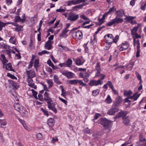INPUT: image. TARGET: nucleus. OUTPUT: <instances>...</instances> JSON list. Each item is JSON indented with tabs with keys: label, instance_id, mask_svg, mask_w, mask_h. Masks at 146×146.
<instances>
[{
	"label": "nucleus",
	"instance_id": "14",
	"mask_svg": "<svg viewBox=\"0 0 146 146\" xmlns=\"http://www.w3.org/2000/svg\"><path fill=\"white\" fill-rule=\"evenodd\" d=\"M104 38L106 42L112 44L113 42V36L111 34H108L104 36Z\"/></svg>",
	"mask_w": 146,
	"mask_h": 146
},
{
	"label": "nucleus",
	"instance_id": "12",
	"mask_svg": "<svg viewBox=\"0 0 146 146\" xmlns=\"http://www.w3.org/2000/svg\"><path fill=\"white\" fill-rule=\"evenodd\" d=\"M119 110V109L117 108V106H113L107 112V113L108 115H113L115 114V113L118 112Z\"/></svg>",
	"mask_w": 146,
	"mask_h": 146
},
{
	"label": "nucleus",
	"instance_id": "58",
	"mask_svg": "<svg viewBox=\"0 0 146 146\" xmlns=\"http://www.w3.org/2000/svg\"><path fill=\"white\" fill-rule=\"evenodd\" d=\"M146 7V4L145 3L144 4H143V3H142L141 5V6L140 8V9L144 11L145 10Z\"/></svg>",
	"mask_w": 146,
	"mask_h": 146
},
{
	"label": "nucleus",
	"instance_id": "50",
	"mask_svg": "<svg viewBox=\"0 0 146 146\" xmlns=\"http://www.w3.org/2000/svg\"><path fill=\"white\" fill-rule=\"evenodd\" d=\"M6 25V23L2 22L0 21V31L2 30L3 27H4Z\"/></svg>",
	"mask_w": 146,
	"mask_h": 146
},
{
	"label": "nucleus",
	"instance_id": "49",
	"mask_svg": "<svg viewBox=\"0 0 146 146\" xmlns=\"http://www.w3.org/2000/svg\"><path fill=\"white\" fill-rule=\"evenodd\" d=\"M32 92L33 95L34 97L36 99H37L38 98L37 96V95L38 94L37 92L35 91V90H34L33 89H32L31 90Z\"/></svg>",
	"mask_w": 146,
	"mask_h": 146
},
{
	"label": "nucleus",
	"instance_id": "57",
	"mask_svg": "<svg viewBox=\"0 0 146 146\" xmlns=\"http://www.w3.org/2000/svg\"><path fill=\"white\" fill-rule=\"evenodd\" d=\"M80 17L81 19H83L85 20H89V19L84 14H82L80 16Z\"/></svg>",
	"mask_w": 146,
	"mask_h": 146
},
{
	"label": "nucleus",
	"instance_id": "9",
	"mask_svg": "<svg viewBox=\"0 0 146 146\" xmlns=\"http://www.w3.org/2000/svg\"><path fill=\"white\" fill-rule=\"evenodd\" d=\"M52 101H47L48 107L49 110H52L55 113H56L57 112V110L55 108V103H51Z\"/></svg>",
	"mask_w": 146,
	"mask_h": 146
},
{
	"label": "nucleus",
	"instance_id": "4",
	"mask_svg": "<svg viewBox=\"0 0 146 146\" xmlns=\"http://www.w3.org/2000/svg\"><path fill=\"white\" fill-rule=\"evenodd\" d=\"M102 77H100V78L97 80H90L89 83V85L90 86H97L98 85H101L103 83V81L102 80L104 79H102Z\"/></svg>",
	"mask_w": 146,
	"mask_h": 146
},
{
	"label": "nucleus",
	"instance_id": "45",
	"mask_svg": "<svg viewBox=\"0 0 146 146\" xmlns=\"http://www.w3.org/2000/svg\"><path fill=\"white\" fill-rule=\"evenodd\" d=\"M100 92V90L98 89L94 90L92 91V94L94 96H96L98 95Z\"/></svg>",
	"mask_w": 146,
	"mask_h": 146
},
{
	"label": "nucleus",
	"instance_id": "3",
	"mask_svg": "<svg viewBox=\"0 0 146 146\" xmlns=\"http://www.w3.org/2000/svg\"><path fill=\"white\" fill-rule=\"evenodd\" d=\"M94 70L96 71L95 77H102V79H104L106 76L104 74L101 73L102 70L101 68L100 64L99 62L97 63L96 66H95Z\"/></svg>",
	"mask_w": 146,
	"mask_h": 146
},
{
	"label": "nucleus",
	"instance_id": "15",
	"mask_svg": "<svg viewBox=\"0 0 146 146\" xmlns=\"http://www.w3.org/2000/svg\"><path fill=\"white\" fill-rule=\"evenodd\" d=\"M86 0H72L68 1V5L71 6L72 5H75L84 2Z\"/></svg>",
	"mask_w": 146,
	"mask_h": 146
},
{
	"label": "nucleus",
	"instance_id": "38",
	"mask_svg": "<svg viewBox=\"0 0 146 146\" xmlns=\"http://www.w3.org/2000/svg\"><path fill=\"white\" fill-rule=\"evenodd\" d=\"M20 113H21L24 116H27L28 114V112L25 110L24 108L22 110V111L20 112Z\"/></svg>",
	"mask_w": 146,
	"mask_h": 146
},
{
	"label": "nucleus",
	"instance_id": "17",
	"mask_svg": "<svg viewBox=\"0 0 146 146\" xmlns=\"http://www.w3.org/2000/svg\"><path fill=\"white\" fill-rule=\"evenodd\" d=\"M136 61V60H134L133 61L131 60L129 64L125 65V67L127 68V70H131Z\"/></svg>",
	"mask_w": 146,
	"mask_h": 146
},
{
	"label": "nucleus",
	"instance_id": "48",
	"mask_svg": "<svg viewBox=\"0 0 146 146\" xmlns=\"http://www.w3.org/2000/svg\"><path fill=\"white\" fill-rule=\"evenodd\" d=\"M49 52L47 51L46 50H44L42 51V52H39L38 53V55L39 56H41L42 54H49Z\"/></svg>",
	"mask_w": 146,
	"mask_h": 146
},
{
	"label": "nucleus",
	"instance_id": "46",
	"mask_svg": "<svg viewBox=\"0 0 146 146\" xmlns=\"http://www.w3.org/2000/svg\"><path fill=\"white\" fill-rule=\"evenodd\" d=\"M137 27H134L131 30V34L132 36H133L134 34L137 33Z\"/></svg>",
	"mask_w": 146,
	"mask_h": 146
},
{
	"label": "nucleus",
	"instance_id": "21",
	"mask_svg": "<svg viewBox=\"0 0 146 146\" xmlns=\"http://www.w3.org/2000/svg\"><path fill=\"white\" fill-rule=\"evenodd\" d=\"M14 108L15 110L20 113L24 108V107L19 103H15L14 104Z\"/></svg>",
	"mask_w": 146,
	"mask_h": 146
},
{
	"label": "nucleus",
	"instance_id": "5",
	"mask_svg": "<svg viewBox=\"0 0 146 146\" xmlns=\"http://www.w3.org/2000/svg\"><path fill=\"white\" fill-rule=\"evenodd\" d=\"M133 45L134 46L136 45L137 52L136 56L137 57H138L140 56V43L139 42V40H134L133 41Z\"/></svg>",
	"mask_w": 146,
	"mask_h": 146
},
{
	"label": "nucleus",
	"instance_id": "11",
	"mask_svg": "<svg viewBox=\"0 0 146 146\" xmlns=\"http://www.w3.org/2000/svg\"><path fill=\"white\" fill-rule=\"evenodd\" d=\"M125 16L126 18L124 19V20H125L126 21L131 23L132 25H135L137 23L136 21L133 20V19L135 18V17Z\"/></svg>",
	"mask_w": 146,
	"mask_h": 146
},
{
	"label": "nucleus",
	"instance_id": "44",
	"mask_svg": "<svg viewBox=\"0 0 146 146\" xmlns=\"http://www.w3.org/2000/svg\"><path fill=\"white\" fill-rule=\"evenodd\" d=\"M132 36L133 38V41H134L135 40H136V39H137L139 38H140L141 37V36L140 35L138 34L137 33L134 35Z\"/></svg>",
	"mask_w": 146,
	"mask_h": 146
},
{
	"label": "nucleus",
	"instance_id": "19",
	"mask_svg": "<svg viewBox=\"0 0 146 146\" xmlns=\"http://www.w3.org/2000/svg\"><path fill=\"white\" fill-rule=\"evenodd\" d=\"M53 42L52 41L48 40L46 42L44 46L45 49L49 50L52 48V44Z\"/></svg>",
	"mask_w": 146,
	"mask_h": 146
},
{
	"label": "nucleus",
	"instance_id": "60",
	"mask_svg": "<svg viewBox=\"0 0 146 146\" xmlns=\"http://www.w3.org/2000/svg\"><path fill=\"white\" fill-rule=\"evenodd\" d=\"M88 43V42L86 44H84L83 45L85 49V52L86 53H88V48L87 46Z\"/></svg>",
	"mask_w": 146,
	"mask_h": 146
},
{
	"label": "nucleus",
	"instance_id": "52",
	"mask_svg": "<svg viewBox=\"0 0 146 146\" xmlns=\"http://www.w3.org/2000/svg\"><path fill=\"white\" fill-rule=\"evenodd\" d=\"M123 111H121L119 112L117 115H115L114 118L115 119H116L119 117H123Z\"/></svg>",
	"mask_w": 146,
	"mask_h": 146
},
{
	"label": "nucleus",
	"instance_id": "43",
	"mask_svg": "<svg viewBox=\"0 0 146 146\" xmlns=\"http://www.w3.org/2000/svg\"><path fill=\"white\" fill-rule=\"evenodd\" d=\"M8 48L7 45L3 42H0V48H3L7 49Z\"/></svg>",
	"mask_w": 146,
	"mask_h": 146
},
{
	"label": "nucleus",
	"instance_id": "6",
	"mask_svg": "<svg viewBox=\"0 0 146 146\" xmlns=\"http://www.w3.org/2000/svg\"><path fill=\"white\" fill-rule=\"evenodd\" d=\"M73 37L77 40L81 39L83 37V34L81 31L73 32L72 34Z\"/></svg>",
	"mask_w": 146,
	"mask_h": 146
},
{
	"label": "nucleus",
	"instance_id": "20",
	"mask_svg": "<svg viewBox=\"0 0 146 146\" xmlns=\"http://www.w3.org/2000/svg\"><path fill=\"white\" fill-rule=\"evenodd\" d=\"M129 46V45L128 43L125 42L121 44V46L119 48V50L121 51L125 50L128 48Z\"/></svg>",
	"mask_w": 146,
	"mask_h": 146
},
{
	"label": "nucleus",
	"instance_id": "62",
	"mask_svg": "<svg viewBox=\"0 0 146 146\" xmlns=\"http://www.w3.org/2000/svg\"><path fill=\"white\" fill-rule=\"evenodd\" d=\"M31 21L33 23H35L37 21V17H36L35 16L32 17L31 18Z\"/></svg>",
	"mask_w": 146,
	"mask_h": 146
},
{
	"label": "nucleus",
	"instance_id": "23",
	"mask_svg": "<svg viewBox=\"0 0 146 146\" xmlns=\"http://www.w3.org/2000/svg\"><path fill=\"white\" fill-rule=\"evenodd\" d=\"M0 60L2 61L3 67H5V64L8 62V60L6 59L4 55L3 54L0 55Z\"/></svg>",
	"mask_w": 146,
	"mask_h": 146
},
{
	"label": "nucleus",
	"instance_id": "31",
	"mask_svg": "<svg viewBox=\"0 0 146 146\" xmlns=\"http://www.w3.org/2000/svg\"><path fill=\"white\" fill-rule=\"evenodd\" d=\"M84 61V60L79 58L76 60V63L78 65H81L83 64Z\"/></svg>",
	"mask_w": 146,
	"mask_h": 146
},
{
	"label": "nucleus",
	"instance_id": "36",
	"mask_svg": "<svg viewBox=\"0 0 146 146\" xmlns=\"http://www.w3.org/2000/svg\"><path fill=\"white\" fill-rule=\"evenodd\" d=\"M101 16V15H99L98 18V20L99 22V25H101L105 22V20L102 17L101 19L100 18V17Z\"/></svg>",
	"mask_w": 146,
	"mask_h": 146
},
{
	"label": "nucleus",
	"instance_id": "22",
	"mask_svg": "<svg viewBox=\"0 0 146 146\" xmlns=\"http://www.w3.org/2000/svg\"><path fill=\"white\" fill-rule=\"evenodd\" d=\"M26 75L27 78H33L35 76V73L33 70H29L27 71Z\"/></svg>",
	"mask_w": 146,
	"mask_h": 146
},
{
	"label": "nucleus",
	"instance_id": "13",
	"mask_svg": "<svg viewBox=\"0 0 146 146\" xmlns=\"http://www.w3.org/2000/svg\"><path fill=\"white\" fill-rule=\"evenodd\" d=\"M62 74L69 79H71L74 77V74L70 72L65 71L62 72Z\"/></svg>",
	"mask_w": 146,
	"mask_h": 146
},
{
	"label": "nucleus",
	"instance_id": "34",
	"mask_svg": "<svg viewBox=\"0 0 146 146\" xmlns=\"http://www.w3.org/2000/svg\"><path fill=\"white\" fill-rule=\"evenodd\" d=\"M112 44L106 42L104 44V49L106 50H108Z\"/></svg>",
	"mask_w": 146,
	"mask_h": 146
},
{
	"label": "nucleus",
	"instance_id": "1",
	"mask_svg": "<svg viewBox=\"0 0 146 146\" xmlns=\"http://www.w3.org/2000/svg\"><path fill=\"white\" fill-rule=\"evenodd\" d=\"M116 14L117 16L111 21L107 23L106 24L107 26L110 27L113 25L121 23L123 22V20L122 19L117 17H121L125 15V12L122 9L116 11Z\"/></svg>",
	"mask_w": 146,
	"mask_h": 146
},
{
	"label": "nucleus",
	"instance_id": "29",
	"mask_svg": "<svg viewBox=\"0 0 146 146\" xmlns=\"http://www.w3.org/2000/svg\"><path fill=\"white\" fill-rule=\"evenodd\" d=\"M46 82L48 84V88H50L53 86L54 83L52 80L46 79Z\"/></svg>",
	"mask_w": 146,
	"mask_h": 146
},
{
	"label": "nucleus",
	"instance_id": "42",
	"mask_svg": "<svg viewBox=\"0 0 146 146\" xmlns=\"http://www.w3.org/2000/svg\"><path fill=\"white\" fill-rule=\"evenodd\" d=\"M72 61L70 59H68L66 63V66L68 67H70L72 64Z\"/></svg>",
	"mask_w": 146,
	"mask_h": 146
},
{
	"label": "nucleus",
	"instance_id": "39",
	"mask_svg": "<svg viewBox=\"0 0 146 146\" xmlns=\"http://www.w3.org/2000/svg\"><path fill=\"white\" fill-rule=\"evenodd\" d=\"M0 125L5 126L7 125V122L5 119H0Z\"/></svg>",
	"mask_w": 146,
	"mask_h": 146
},
{
	"label": "nucleus",
	"instance_id": "8",
	"mask_svg": "<svg viewBox=\"0 0 146 146\" xmlns=\"http://www.w3.org/2000/svg\"><path fill=\"white\" fill-rule=\"evenodd\" d=\"M68 83L72 85H76L79 84L80 85L82 86H85L86 84L84 83L81 80H70L68 81Z\"/></svg>",
	"mask_w": 146,
	"mask_h": 146
},
{
	"label": "nucleus",
	"instance_id": "2",
	"mask_svg": "<svg viewBox=\"0 0 146 146\" xmlns=\"http://www.w3.org/2000/svg\"><path fill=\"white\" fill-rule=\"evenodd\" d=\"M100 123L103 126L106 130L110 131L111 127V121L107 119L106 118H102L100 119Z\"/></svg>",
	"mask_w": 146,
	"mask_h": 146
},
{
	"label": "nucleus",
	"instance_id": "32",
	"mask_svg": "<svg viewBox=\"0 0 146 146\" xmlns=\"http://www.w3.org/2000/svg\"><path fill=\"white\" fill-rule=\"evenodd\" d=\"M132 92L130 90H125L124 92V95L125 96L128 97L131 96V95L132 94Z\"/></svg>",
	"mask_w": 146,
	"mask_h": 146
},
{
	"label": "nucleus",
	"instance_id": "26",
	"mask_svg": "<svg viewBox=\"0 0 146 146\" xmlns=\"http://www.w3.org/2000/svg\"><path fill=\"white\" fill-rule=\"evenodd\" d=\"M49 94L47 92H45L44 94V99L47 101H52L51 99L49 96Z\"/></svg>",
	"mask_w": 146,
	"mask_h": 146
},
{
	"label": "nucleus",
	"instance_id": "63",
	"mask_svg": "<svg viewBox=\"0 0 146 146\" xmlns=\"http://www.w3.org/2000/svg\"><path fill=\"white\" fill-rule=\"evenodd\" d=\"M58 141V139L57 137H54L52 138L51 141L52 143H54L56 142L57 141Z\"/></svg>",
	"mask_w": 146,
	"mask_h": 146
},
{
	"label": "nucleus",
	"instance_id": "51",
	"mask_svg": "<svg viewBox=\"0 0 146 146\" xmlns=\"http://www.w3.org/2000/svg\"><path fill=\"white\" fill-rule=\"evenodd\" d=\"M116 10V9L114 7H113L112 8H110L107 12H108V14H111L114 13Z\"/></svg>",
	"mask_w": 146,
	"mask_h": 146
},
{
	"label": "nucleus",
	"instance_id": "7",
	"mask_svg": "<svg viewBox=\"0 0 146 146\" xmlns=\"http://www.w3.org/2000/svg\"><path fill=\"white\" fill-rule=\"evenodd\" d=\"M79 18L78 14H76L74 13H70L67 17V19L72 21L76 20Z\"/></svg>",
	"mask_w": 146,
	"mask_h": 146
},
{
	"label": "nucleus",
	"instance_id": "27",
	"mask_svg": "<svg viewBox=\"0 0 146 146\" xmlns=\"http://www.w3.org/2000/svg\"><path fill=\"white\" fill-rule=\"evenodd\" d=\"M53 80L54 82L56 84H62V82L60 81L58 76L55 75L53 77Z\"/></svg>",
	"mask_w": 146,
	"mask_h": 146
},
{
	"label": "nucleus",
	"instance_id": "24",
	"mask_svg": "<svg viewBox=\"0 0 146 146\" xmlns=\"http://www.w3.org/2000/svg\"><path fill=\"white\" fill-rule=\"evenodd\" d=\"M5 68L7 70L14 71V70L12 68V65L10 63H9L7 64H5Z\"/></svg>",
	"mask_w": 146,
	"mask_h": 146
},
{
	"label": "nucleus",
	"instance_id": "40",
	"mask_svg": "<svg viewBox=\"0 0 146 146\" xmlns=\"http://www.w3.org/2000/svg\"><path fill=\"white\" fill-rule=\"evenodd\" d=\"M68 30H67L66 29H65L62 32L61 34L60 35V37H66V33L68 32Z\"/></svg>",
	"mask_w": 146,
	"mask_h": 146
},
{
	"label": "nucleus",
	"instance_id": "47",
	"mask_svg": "<svg viewBox=\"0 0 146 146\" xmlns=\"http://www.w3.org/2000/svg\"><path fill=\"white\" fill-rule=\"evenodd\" d=\"M39 60L36 59L35 60L34 64V66L35 68H36V69L39 66Z\"/></svg>",
	"mask_w": 146,
	"mask_h": 146
},
{
	"label": "nucleus",
	"instance_id": "41",
	"mask_svg": "<svg viewBox=\"0 0 146 146\" xmlns=\"http://www.w3.org/2000/svg\"><path fill=\"white\" fill-rule=\"evenodd\" d=\"M25 15H24V18L22 19V21H24L25 20ZM22 19H21L20 17L17 16L15 17V21L16 22H18L21 21Z\"/></svg>",
	"mask_w": 146,
	"mask_h": 146
},
{
	"label": "nucleus",
	"instance_id": "53",
	"mask_svg": "<svg viewBox=\"0 0 146 146\" xmlns=\"http://www.w3.org/2000/svg\"><path fill=\"white\" fill-rule=\"evenodd\" d=\"M101 116L100 114L99 113H96L95 114V115L94 116V118L93 119L92 121L97 119L99 117H100Z\"/></svg>",
	"mask_w": 146,
	"mask_h": 146
},
{
	"label": "nucleus",
	"instance_id": "56",
	"mask_svg": "<svg viewBox=\"0 0 146 146\" xmlns=\"http://www.w3.org/2000/svg\"><path fill=\"white\" fill-rule=\"evenodd\" d=\"M107 83L108 85V86L111 89L113 88V86L112 82L110 81H107Z\"/></svg>",
	"mask_w": 146,
	"mask_h": 146
},
{
	"label": "nucleus",
	"instance_id": "61",
	"mask_svg": "<svg viewBox=\"0 0 146 146\" xmlns=\"http://www.w3.org/2000/svg\"><path fill=\"white\" fill-rule=\"evenodd\" d=\"M7 75L8 76L11 78L13 79H17V78L15 77L14 75L11 74L10 73H7Z\"/></svg>",
	"mask_w": 146,
	"mask_h": 146
},
{
	"label": "nucleus",
	"instance_id": "30",
	"mask_svg": "<svg viewBox=\"0 0 146 146\" xmlns=\"http://www.w3.org/2000/svg\"><path fill=\"white\" fill-rule=\"evenodd\" d=\"M123 122L124 125H129L130 122V120L128 117H123Z\"/></svg>",
	"mask_w": 146,
	"mask_h": 146
},
{
	"label": "nucleus",
	"instance_id": "16",
	"mask_svg": "<svg viewBox=\"0 0 146 146\" xmlns=\"http://www.w3.org/2000/svg\"><path fill=\"white\" fill-rule=\"evenodd\" d=\"M55 123V120L54 119L52 118H50L48 119L47 124L50 127V130L53 129L52 128V127L54 125Z\"/></svg>",
	"mask_w": 146,
	"mask_h": 146
},
{
	"label": "nucleus",
	"instance_id": "54",
	"mask_svg": "<svg viewBox=\"0 0 146 146\" xmlns=\"http://www.w3.org/2000/svg\"><path fill=\"white\" fill-rule=\"evenodd\" d=\"M32 79V78H27V81L28 83V85H30V84H31L33 83V80Z\"/></svg>",
	"mask_w": 146,
	"mask_h": 146
},
{
	"label": "nucleus",
	"instance_id": "59",
	"mask_svg": "<svg viewBox=\"0 0 146 146\" xmlns=\"http://www.w3.org/2000/svg\"><path fill=\"white\" fill-rule=\"evenodd\" d=\"M36 136L37 138L39 140H41L43 138V136L42 134L40 133H38Z\"/></svg>",
	"mask_w": 146,
	"mask_h": 146
},
{
	"label": "nucleus",
	"instance_id": "28",
	"mask_svg": "<svg viewBox=\"0 0 146 146\" xmlns=\"http://www.w3.org/2000/svg\"><path fill=\"white\" fill-rule=\"evenodd\" d=\"M137 144H138L140 146L141 145L146 146V139L145 138H143V139L140 138V142Z\"/></svg>",
	"mask_w": 146,
	"mask_h": 146
},
{
	"label": "nucleus",
	"instance_id": "18",
	"mask_svg": "<svg viewBox=\"0 0 146 146\" xmlns=\"http://www.w3.org/2000/svg\"><path fill=\"white\" fill-rule=\"evenodd\" d=\"M122 98L121 96H118L116 98L115 102L113 104V106H118L122 102Z\"/></svg>",
	"mask_w": 146,
	"mask_h": 146
},
{
	"label": "nucleus",
	"instance_id": "33",
	"mask_svg": "<svg viewBox=\"0 0 146 146\" xmlns=\"http://www.w3.org/2000/svg\"><path fill=\"white\" fill-rule=\"evenodd\" d=\"M9 41V42L12 44H16V38L15 36H11Z\"/></svg>",
	"mask_w": 146,
	"mask_h": 146
},
{
	"label": "nucleus",
	"instance_id": "10",
	"mask_svg": "<svg viewBox=\"0 0 146 146\" xmlns=\"http://www.w3.org/2000/svg\"><path fill=\"white\" fill-rule=\"evenodd\" d=\"M79 76L81 78L83 79L85 82L87 83L89 81V74L88 73L86 72H81L79 73Z\"/></svg>",
	"mask_w": 146,
	"mask_h": 146
},
{
	"label": "nucleus",
	"instance_id": "35",
	"mask_svg": "<svg viewBox=\"0 0 146 146\" xmlns=\"http://www.w3.org/2000/svg\"><path fill=\"white\" fill-rule=\"evenodd\" d=\"M105 102L108 104H110L112 102V100L109 95L107 96V98L105 100Z\"/></svg>",
	"mask_w": 146,
	"mask_h": 146
},
{
	"label": "nucleus",
	"instance_id": "25",
	"mask_svg": "<svg viewBox=\"0 0 146 146\" xmlns=\"http://www.w3.org/2000/svg\"><path fill=\"white\" fill-rule=\"evenodd\" d=\"M140 94H137L135 93L133 95L129 96V98H130V99L133 100V101H136L139 97Z\"/></svg>",
	"mask_w": 146,
	"mask_h": 146
},
{
	"label": "nucleus",
	"instance_id": "55",
	"mask_svg": "<svg viewBox=\"0 0 146 146\" xmlns=\"http://www.w3.org/2000/svg\"><path fill=\"white\" fill-rule=\"evenodd\" d=\"M119 39V36L117 35H116L114 38L113 37V42L116 43L117 42L118 40Z\"/></svg>",
	"mask_w": 146,
	"mask_h": 146
},
{
	"label": "nucleus",
	"instance_id": "37",
	"mask_svg": "<svg viewBox=\"0 0 146 146\" xmlns=\"http://www.w3.org/2000/svg\"><path fill=\"white\" fill-rule=\"evenodd\" d=\"M96 42L97 40L96 37L95 35H94L91 38L90 43L91 45H92L94 44L95 43H96Z\"/></svg>",
	"mask_w": 146,
	"mask_h": 146
},
{
	"label": "nucleus",
	"instance_id": "64",
	"mask_svg": "<svg viewBox=\"0 0 146 146\" xmlns=\"http://www.w3.org/2000/svg\"><path fill=\"white\" fill-rule=\"evenodd\" d=\"M84 132L85 133H88L89 134H91V133L90 131V130L88 128H85L84 131Z\"/></svg>",
	"mask_w": 146,
	"mask_h": 146
}]
</instances>
